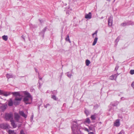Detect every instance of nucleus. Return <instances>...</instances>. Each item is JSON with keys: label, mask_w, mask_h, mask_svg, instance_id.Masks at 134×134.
Instances as JSON below:
<instances>
[{"label": "nucleus", "mask_w": 134, "mask_h": 134, "mask_svg": "<svg viewBox=\"0 0 134 134\" xmlns=\"http://www.w3.org/2000/svg\"><path fill=\"white\" fill-rule=\"evenodd\" d=\"M10 94H13L14 96L16 97L14 102V104L15 105L18 104L20 103V101L22 99V98L20 95L19 92H14L11 93L8 92L4 93L3 92V93L2 94H3L5 96H7Z\"/></svg>", "instance_id": "obj_1"}, {"label": "nucleus", "mask_w": 134, "mask_h": 134, "mask_svg": "<svg viewBox=\"0 0 134 134\" xmlns=\"http://www.w3.org/2000/svg\"><path fill=\"white\" fill-rule=\"evenodd\" d=\"M25 95L24 98V101L26 104L31 103L32 99V97L30 93L26 91L24 92Z\"/></svg>", "instance_id": "obj_2"}, {"label": "nucleus", "mask_w": 134, "mask_h": 134, "mask_svg": "<svg viewBox=\"0 0 134 134\" xmlns=\"http://www.w3.org/2000/svg\"><path fill=\"white\" fill-rule=\"evenodd\" d=\"M73 125L72 126L71 128L73 132L75 133V131L78 129V124L77 121H73L72 122Z\"/></svg>", "instance_id": "obj_3"}, {"label": "nucleus", "mask_w": 134, "mask_h": 134, "mask_svg": "<svg viewBox=\"0 0 134 134\" xmlns=\"http://www.w3.org/2000/svg\"><path fill=\"white\" fill-rule=\"evenodd\" d=\"M13 115L12 113H6L5 115V118L7 120H12L13 119Z\"/></svg>", "instance_id": "obj_4"}, {"label": "nucleus", "mask_w": 134, "mask_h": 134, "mask_svg": "<svg viewBox=\"0 0 134 134\" xmlns=\"http://www.w3.org/2000/svg\"><path fill=\"white\" fill-rule=\"evenodd\" d=\"M108 23L109 26L111 27L113 23V17L111 16H110L109 17L108 19Z\"/></svg>", "instance_id": "obj_5"}, {"label": "nucleus", "mask_w": 134, "mask_h": 134, "mask_svg": "<svg viewBox=\"0 0 134 134\" xmlns=\"http://www.w3.org/2000/svg\"><path fill=\"white\" fill-rule=\"evenodd\" d=\"M7 105L6 104H2L0 107V111H4L6 109Z\"/></svg>", "instance_id": "obj_6"}, {"label": "nucleus", "mask_w": 134, "mask_h": 134, "mask_svg": "<svg viewBox=\"0 0 134 134\" xmlns=\"http://www.w3.org/2000/svg\"><path fill=\"white\" fill-rule=\"evenodd\" d=\"M14 119L17 122H19V119L20 116L19 114L17 113H15L14 114Z\"/></svg>", "instance_id": "obj_7"}, {"label": "nucleus", "mask_w": 134, "mask_h": 134, "mask_svg": "<svg viewBox=\"0 0 134 134\" xmlns=\"http://www.w3.org/2000/svg\"><path fill=\"white\" fill-rule=\"evenodd\" d=\"M9 127V125L6 123H3L0 125V127L1 128L3 129H5L8 128Z\"/></svg>", "instance_id": "obj_8"}, {"label": "nucleus", "mask_w": 134, "mask_h": 134, "mask_svg": "<svg viewBox=\"0 0 134 134\" xmlns=\"http://www.w3.org/2000/svg\"><path fill=\"white\" fill-rule=\"evenodd\" d=\"M132 24V22L131 21H129L126 23L125 22L121 24V25L122 26H124L127 25Z\"/></svg>", "instance_id": "obj_9"}, {"label": "nucleus", "mask_w": 134, "mask_h": 134, "mask_svg": "<svg viewBox=\"0 0 134 134\" xmlns=\"http://www.w3.org/2000/svg\"><path fill=\"white\" fill-rule=\"evenodd\" d=\"M85 18L88 19H91L92 18L91 13L89 12L88 14H85Z\"/></svg>", "instance_id": "obj_10"}, {"label": "nucleus", "mask_w": 134, "mask_h": 134, "mask_svg": "<svg viewBox=\"0 0 134 134\" xmlns=\"http://www.w3.org/2000/svg\"><path fill=\"white\" fill-rule=\"evenodd\" d=\"M114 126L116 127L119 126L120 125V120L117 119L114 123Z\"/></svg>", "instance_id": "obj_11"}, {"label": "nucleus", "mask_w": 134, "mask_h": 134, "mask_svg": "<svg viewBox=\"0 0 134 134\" xmlns=\"http://www.w3.org/2000/svg\"><path fill=\"white\" fill-rule=\"evenodd\" d=\"M119 102L117 101H115L114 102H112L111 103V105L113 106H117L119 103Z\"/></svg>", "instance_id": "obj_12"}, {"label": "nucleus", "mask_w": 134, "mask_h": 134, "mask_svg": "<svg viewBox=\"0 0 134 134\" xmlns=\"http://www.w3.org/2000/svg\"><path fill=\"white\" fill-rule=\"evenodd\" d=\"M19 113L20 115L24 118H26L27 117V115L22 111H19Z\"/></svg>", "instance_id": "obj_13"}, {"label": "nucleus", "mask_w": 134, "mask_h": 134, "mask_svg": "<svg viewBox=\"0 0 134 134\" xmlns=\"http://www.w3.org/2000/svg\"><path fill=\"white\" fill-rule=\"evenodd\" d=\"M91 123V121L89 118H87L85 120V121H84L83 123L84 124L87 123L90 124Z\"/></svg>", "instance_id": "obj_14"}, {"label": "nucleus", "mask_w": 134, "mask_h": 134, "mask_svg": "<svg viewBox=\"0 0 134 134\" xmlns=\"http://www.w3.org/2000/svg\"><path fill=\"white\" fill-rule=\"evenodd\" d=\"M13 104V102L11 99H10L8 102V105L9 106H12Z\"/></svg>", "instance_id": "obj_15"}, {"label": "nucleus", "mask_w": 134, "mask_h": 134, "mask_svg": "<svg viewBox=\"0 0 134 134\" xmlns=\"http://www.w3.org/2000/svg\"><path fill=\"white\" fill-rule=\"evenodd\" d=\"M11 122V124L12 126H13V128H15L16 127V126L15 124L14 121L13 120H10Z\"/></svg>", "instance_id": "obj_16"}, {"label": "nucleus", "mask_w": 134, "mask_h": 134, "mask_svg": "<svg viewBox=\"0 0 134 134\" xmlns=\"http://www.w3.org/2000/svg\"><path fill=\"white\" fill-rule=\"evenodd\" d=\"M98 39V38L97 37H96V38H95L92 44V45L93 46H94L96 44L97 42Z\"/></svg>", "instance_id": "obj_17"}, {"label": "nucleus", "mask_w": 134, "mask_h": 134, "mask_svg": "<svg viewBox=\"0 0 134 134\" xmlns=\"http://www.w3.org/2000/svg\"><path fill=\"white\" fill-rule=\"evenodd\" d=\"M8 133L9 134H15L16 132L14 130H8Z\"/></svg>", "instance_id": "obj_18"}, {"label": "nucleus", "mask_w": 134, "mask_h": 134, "mask_svg": "<svg viewBox=\"0 0 134 134\" xmlns=\"http://www.w3.org/2000/svg\"><path fill=\"white\" fill-rule=\"evenodd\" d=\"M91 118L92 120H95L96 118V115L94 114L91 116Z\"/></svg>", "instance_id": "obj_19"}, {"label": "nucleus", "mask_w": 134, "mask_h": 134, "mask_svg": "<svg viewBox=\"0 0 134 134\" xmlns=\"http://www.w3.org/2000/svg\"><path fill=\"white\" fill-rule=\"evenodd\" d=\"M67 76L69 78H71L72 76V74L71 73H70L69 72H68L66 73Z\"/></svg>", "instance_id": "obj_20"}, {"label": "nucleus", "mask_w": 134, "mask_h": 134, "mask_svg": "<svg viewBox=\"0 0 134 134\" xmlns=\"http://www.w3.org/2000/svg\"><path fill=\"white\" fill-rule=\"evenodd\" d=\"M65 40L66 41H69V42L70 43H71V41L70 39L69 38V35H68L67 36V37L65 38Z\"/></svg>", "instance_id": "obj_21"}, {"label": "nucleus", "mask_w": 134, "mask_h": 134, "mask_svg": "<svg viewBox=\"0 0 134 134\" xmlns=\"http://www.w3.org/2000/svg\"><path fill=\"white\" fill-rule=\"evenodd\" d=\"M85 63L86 65L87 66H88L90 64V61L88 59L86 60Z\"/></svg>", "instance_id": "obj_22"}, {"label": "nucleus", "mask_w": 134, "mask_h": 134, "mask_svg": "<svg viewBox=\"0 0 134 134\" xmlns=\"http://www.w3.org/2000/svg\"><path fill=\"white\" fill-rule=\"evenodd\" d=\"M2 39L5 41H6L8 39V37L7 36L4 35L2 37Z\"/></svg>", "instance_id": "obj_23"}, {"label": "nucleus", "mask_w": 134, "mask_h": 134, "mask_svg": "<svg viewBox=\"0 0 134 134\" xmlns=\"http://www.w3.org/2000/svg\"><path fill=\"white\" fill-rule=\"evenodd\" d=\"M6 76L7 78L8 79L10 78H12L13 77V75L12 74H7Z\"/></svg>", "instance_id": "obj_24"}, {"label": "nucleus", "mask_w": 134, "mask_h": 134, "mask_svg": "<svg viewBox=\"0 0 134 134\" xmlns=\"http://www.w3.org/2000/svg\"><path fill=\"white\" fill-rule=\"evenodd\" d=\"M51 98L55 100H56L57 99V98H56L55 96L54 95H52L51 96Z\"/></svg>", "instance_id": "obj_25"}, {"label": "nucleus", "mask_w": 134, "mask_h": 134, "mask_svg": "<svg viewBox=\"0 0 134 134\" xmlns=\"http://www.w3.org/2000/svg\"><path fill=\"white\" fill-rule=\"evenodd\" d=\"M85 113L86 114L87 116L90 114L88 110H86L85 111Z\"/></svg>", "instance_id": "obj_26"}, {"label": "nucleus", "mask_w": 134, "mask_h": 134, "mask_svg": "<svg viewBox=\"0 0 134 134\" xmlns=\"http://www.w3.org/2000/svg\"><path fill=\"white\" fill-rule=\"evenodd\" d=\"M97 32H98V31L97 30H96V31L94 33L92 34V36L93 37V38H94V35H96V36L97 37Z\"/></svg>", "instance_id": "obj_27"}, {"label": "nucleus", "mask_w": 134, "mask_h": 134, "mask_svg": "<svg viewBox=\"0 0 134 134\" xmlns=\"http://www.w3.org/2000/svg\"><path fill=\"white\" fill-rule=\"evenodd\" d=\"M130 74L131 75H133L134 74V70H131L130 71Z\"/></svg>", "instance_id": "obj_28"}, {"label": "nucleus", "mask_w": 134, "mask_h": 134, "mask_svg": "<svg viewBox=\"0 0 134 134\" xmlns=\"http://www.w3.org/2000/svg\"><path fill=\"white\" fill-rule=\"evenodd\" d=\"M47 29V27H45L44 28V29L41 32L43 33H44L46 31Z\"/></svg>", "instance_id": "obj_29"}, {"label": "nucleus", "mask_w": 134, "mask_h": 134, "mask_svg": "<svg viewBox=\"0 0 134 134\" xmlns=\"http://www.w3.org/2000/svg\"><path fill=\"white\" fill-rule=\"evenodd\" d=\"M20 134H25V133L24 132V131L23 130H21L20 132Z\"/></svg>", "instance_id": "obj_30"}, {"label": "nucleus", "mask_w": 134, "mask_h": 134, "mask_svg": "<svg viewBox=\"0 0 134 134\" xmlns=\"http://www.w3.org/2000/svg\"><path fill=\"white\" fill-rule=\"evenodd\" d=\"M124 131L122 130L121 131L120 133H119L118 134H124Z\"/></svg>", "instance_id": "obj_31"}, {"label": "nucleus", "mask_w": 134, "mask_h": 134, "mask_svg": "<svg viewBox=\"0 0 134 134\" xmlns=\"http://www.w3.org/2000/svg\"><path fill=\"white\" fill-rule=\"evenodd\" d=\"M110 79L111 80H113L114 79V77H113V76L112 75V76H111L110 77Z\"/></svg>", "instance_id": "obj_32"}, {"label": "nucleus", "mask_w": 134, "mask_h": 134, "mask_svg": "<svg viewBox=\"0 0 134 134\" xmlns=\"http://www.w3.org/2000/svg\"><path fill=\"white\" fill-rule=\"evenodd\" d=\"M112 75L113 76L114 79H116L117 76L116 74H114Z\"/></svg>", "instance_id": "obj_33"}, {"label": "nucleus", "mask_w": 134, "mask_h": 134, "mask_svg": "<svg viewBox=\"0 0 134 134\" xmlns=\"http://www.w3.org/2000/svg\"><path fill=\"white\" fill-rule=\"evenodd\" d=\"M131 86H132L133 87V88L134 89V82H133L132 84H131Z\"/></svg>", "instance_id": "obj_34"}, {"label": "nucleus", "mask_w": 134, "mask_h": 134, "mask_svg": "<svg viewBox=\"0 0 134 134\" xmlns=\"http://www.w3.org/2000/svg\"><path fill=\"white\" fill-rule=\"evenodd\" d=\"M119 68V66H116L115 69V70H117Z\"/></svg>", "instance_id": "obj_35"}, {"label": "nucleus", "mask_w": 134, "mask_h": 134, "mask_svg": "<svg viewBox=\"0 0 134 134\" xmlns=\"http://www.w3.org/2000/svg\"><path fill=\"white\" fill-rule=\"evenodd\" d=\"M85 130L86 131H87L88 132H89V130L87 129V128H85Z\"/></svg>", "instance_id": "obj_36"}, {"label": "nucleus", "mask_w": 134, "mask_h": 134, "mask_svg": "<svg viewBox=\"0 0 134 134\" xmlns=\"http://www.w3.org/2000/svg\"><path fill=\"white\" fill-rule=\"evenodd\" d=\"M49 104H47L46 105H44V107H45V108H47V106H49Z\"/></svg>", "instance_id": "obj_37"}, {"label": "nucleus", "mask_w": 134, "mask_h": 134, "mask_svg": "<svg viewBox=\"0 0 134 134\" xmlns=\"http://www.w3.org/2000/svg\"><path fill=\"white\" fill-rule=\"evenodd\" d=\"M3 93V92L1 90H0V94H2Z\"/></svg>", "instance_id": "obj_38"}, {"label": "nucleus", "mask_w": 134, "mask_h": 134, "mask_svg": "<svg viewBox=\"0 0 134 134\" xmlns=\"http://www.w3.org/2000/svg\"><path fill=\"white\" fill-rule=\"evenodd\" d=\"M121 99L122 100H125V98L124 97H122L121 98Z\"/></svg>", "instance_id": "obj_39"}, {"label": "nucleus", "mask_w": 134, "mask_h": 134, "mask_svg": "<svg viewBox=\"0 0 134 134\" xmlns=\"http://www.w3.org/2000/svg\"><path fill=\"white\" fill-rule=\"evenodd\" d=\"M88 134H94L93 132H90L88 133Z\"/></svg>", "instance_id": "obj_40"}, {"label": "nucleus", "mask_w": 134, "mask_h": 134, "mask_svg": "<svg viewBox=\"0 0 134 134\" xmlns=\"http://www.w3.org/2000/svg\"><path fill=\"white\" fill-rule=\"evenodd\" d=\"M22 37L24 39V40H25V38H24V36H22Z\"/></svg>", "instance_id": "obj_41"}, {"label": "nucleus", "mask_w": 134, "mask_h": 134, "mask_svg": "<svg viewBox=\"0 0 134 134\" xmlns=\"http://www.w3.org/2000/svg\"><path fill=\"white\" fill-rule=\"evenodd\" d=\"M118 40H119L118 37L117 38L116 40V41H118Z\"/></svg>", "instance_id": "obj_42"}, {"label": "nucleus", "mask_w": 134, "mask_h": 134, "mask_svg": "<svg viewBox=\"0 0 134 134\" xmlns=\"http://www.w3.org/2000/svg\"><path fill=\"white\" fill-rule=\"evenodd\" d=\"M33 118V115H32L31 117V118L32 119Z\"/></svg>", "instance_id": "obj_43"}, {"label": "nucleus", "mask_w": 134, "mask_h": 134, "mask_svg": "<svg viewBox=\"0 0 134 134\" xmlns=\"http://www.w3.org/2000/svg\"><path fill=\"white\" fill-rule=\"evenodd\" d=\"M103 16H102V17L101 18V19H103Z\"/></svg>", "instance_id": "obj_44"}, {"label": "nucleus", "mask_w": 134, "mask_h": 134, "mask_svg": "<svg viewBox=\"0 0 134 134\" xmlns=\"http://www.w3.org/2000/svg\"><path fill=\"white\" fill-rule=\"evenodd\" d=\"M109 2H110V0H107Z\"/></svg>", "instance_id": "obj_45"}, {"label": "nucleus", "mask_w": 134, "mask_h": 134, "mask_svg": "<svg viewBox=\"0 0 134 134\" xmlns=\"http://www.w3.org/2000/svg\"><path fill=\"white\" fill-rule=\"evenodd\" d=\"M40 22L41 23V20H40Z\"/></svg>", "instance_id": "obj_46"}, {"label": "nucleus", "mask_w": 134, "mask_h": 134, "mask_svg": "<svg viewBox=\"0 0 134 134\" xmlns=\"http://www.w3.org/2000/svg\"><path fill=\"white\" fill-rule=\"evenodd\" d=\"M41 79L42 78H41V79Z\"/></svg>", "instance_id": "obj_47"}, {"label": "nucleus", "mask_w": 134, "mask_h": 134, "mask_svg": "<svg viewBox=\"0 0 134 134\" xmlns=\"http://www.w3.org/2000/svg\"><path fill=\"white\" fill-rule=\"evenodd\" d=\"M115 0L114 1H115Z\"/></svg>", "instance_id": "obj_48"}]
</instances>
